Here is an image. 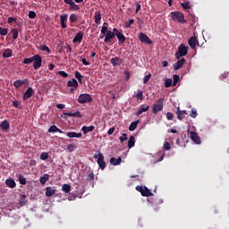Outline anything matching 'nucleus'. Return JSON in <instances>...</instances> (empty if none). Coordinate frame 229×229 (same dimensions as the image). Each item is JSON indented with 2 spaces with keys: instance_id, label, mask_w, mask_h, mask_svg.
Segmentation results:
<instances>
[{
  "instance_id": "16",
  "label": "nucleus",
  "mask_w": 229,
  "mask_h": 229,
  "mask_svg": "<svg viewBox=\"0 0 229 229\" xmlns=\"http://www.w3.org/2000/svg\"><path fill=\"white\" fill-rule=\"evenodd\" d=\"M26 83H28V79L25 80H17L13 82V87H15V89H21V87H22V85H26Z\"/></svg>"
},
{
  "instance_id": "5",
  "label": "nucleus",
  "mask_w": 229,
  "mask_h": 229,
  "mask_svg": "<svg viewBox=\"0 0 229 229\" xmlns=\"http://www.w3.org/2000/svg\"><path fill=\"white\" fill-rule=\"evenodd\" d=\"M162 110H164V98H159L157 100V104L153 105L152 114L157 115V114H158V112H162Z\"/></svg>"
},
{
  "instance_id": "18",
  "label": "nucleus",
  "mask_w": 229,
  "mask_h": 229,
  "mask_svg": "<svg viewBox=\"0 0 229 229\" xmlns=\"http://www.w3.org/2000/svg\"><path fill=\"white\" fill-rule=\"evenodd\" d=\"M61 28L65 30L67 28V14H62L60 16Z\"/></svg>"
},
{
  "instance_id": "55",
  "label": "nucleus",
  "mask_w": 229,
  "mask_h": 229,
  "mask_svg": "<svg viewBox=\"0 0 229 229\" xmlns=\"http://www.w3.org/2000/svg\"><path fill=\"white\" fill-rule=\"evenodd\" d=\"M197 115H198V111H196V109H192L191 113V117H192L193 119H196Z\"/></svg>"
},
{
  "instance_id": "64",
  "label": "nucleus",
  "mask_w": 229,
  "mask_h": 229,
  "mask_svg": "<svg viewBox=\"0 0 229 229\" xmlns=\"http://www.w3.org/2000/svg\"><path fill=\"white\" fill-rule=\"evenodd\" d=\"M140 4L139 3H136V11H135V13H139V12H140Z\"/></svg>"
},
{
  "instance_id": "50",
  "label": "nucleus",
  "mask_w": 229,
  "mask_h": 229,
  "mask_svg": "<svg viewBox=\"0 0 229 229\" xmlns=\"http://www.w3.org/2000/svg\"><path fill=\"white\" fill-rule=\"evenodd\" d=\"M119 140L121 142V144H123V142H124V140H128V135L126 133H123L120 138Z\"/></svg>"
},
{
  "instance_id": "60",
  "label": "nucleus",
  "mask_w": 229,
  "mask_h": 229,
  "mask_svg": "<svg viewBox=\"0 0 229 229\" xmlns=\"http://www.w3.org/2000/svg\"><path fill=\"white\" fill-rule=\"evenodd\" d=\"M58 74H59V76H63V78H67V76H69V75L67 74V72H64V71H59V72H58Z\"/></svg>"
},
{
  "instance_id": "25",
  "label": "nucleus",
  "mask_w": 229,
  "mask_h": 229,
  "mask_svg": "<svg viewBox=\"0 0 229 229\" xmlns=\"http://www.w3.org/2000/svg\"><path fill=\"white\" fill-rule=\"evenodd\" d=\"M64 133V131L60 129H58V127H56V125H51L50 128L48 129V133Z\"/></svg>"
},
{
  "instance_id": "1",
  "label": "nucleus",
  "mask_w": 229,
  "mask_h": 229,
  "mask_svg": "<svg viewBox=\"0 0 229 229\" xmlns=\"http://www.w3.org/2000/svg\"><path fill=\"white\" fill-rule=\"evenodd\" d=\"M32 62H34L33 68L35 69V71H38V69H40V67H42V56H40V55H35L32 57L25 58L23 60V64L25 65L32 64Z\"/></svg>"
},
{
  "instance_id": "23",
  "label": "nucleus",
  "mask_w": 229,
  "mask_h": 229,
  "mask_svg": "<svg viewBox=\"0 0 229 229\" xmlns=\"http://www.w3.org/2000/svg\"><path fill=\"white\" fill-rule=\"evenodd\" d=\"M149 110V106H144L142 105L139 110L136 112V115H141V114H144V112H148Z\"/></svg>"
},
{
  "instance_id": "33",
  "label": "nucleus",
  "mask_w": 229,
  "mask_h": 229,
  "mask_svg": "<svg viewBox=\"0 0 229 229\" xmlns=\"http://www.w3.org/2000/svg\"><path fill=\"white\" fill-rule=\"evenodd\" d=\"M12 49L6 48L4 53H3V57L4 58H12Z\"/></svg>"
},
{
  "instance_id": "45",
  "label": "nucleus",
  "mask_w": 229,
  "mask_h": 229,
  "mask_svg": "<svg viewBox=\"0 0 229 229\" xmlns=\"http://www.w3.org/2000/svg\"><path fill=\"white\" fill-rule=\"evenodd\" d=\"M157 156L158 157H160V158H158L157 160V162H162V160H164V157H165V152H164V151H159V152H157Z\"/></svg>"
},
{
  "instance_id": "6",
  "label": "nucleus",
  "mask_w": 229,
  "mask_h": 229,
  "mask_svg": "<svg viewBox=\"0 0 229 229\" xmlns=\"http://www.w3.org/2000/svg\"><path fill=\"white\" fill-rule=\"evenodd\" d=\"M78 103L85 105V103H92V97L89 93H82L78 98Z\"/></svg>"
},
{
  "instance_id": "40",
  "label": "nucleus",
  "mask_w": 229,
  "mask_h": 229,
  "mask_svg": "<svg viewBox=\"0 0 229 229\" xmlns=\"http://www.w3.org/2000/svg\"><path fill=\"white\" fill-rule=\"evenodd\" d=\"M13 106H14V108H18V110H21V108H22V105L21 104V101H19V100H13Z\"/></svg>"
},
{
  "instance_id": "52",
  "label": "nucleus",
  "mask_w": 229,
  "mask_h": 229,
  "mask_svg": "<svg viewBox=\"0 0 229 229\" xmlns=\"http://www.w3.org/2000/svg\"><path fill=\"white\" fill-rule=\"evenodd\" d=\"M75 148H76V147H74L73 144H69V145L67 146L66 149H68V151H69L70 153H72V151H74Z\"/></svg>"
},
{
  "instance_id": "54",
  "label": "nucleus",
  "mask_w": 229,
  "mask_h": 229,
  "mask_svg": "<svg viewBox=\"0 0 229 229\" xmlns=\"http://www.w3.org/2000/svg\"><path fill=\"white\" fill-rule=\"evenodd\" d=\"M41 51H47V53H51V50L49 49V47L44 45L40 47Z\"/></svg>"
},
{
  "instance_id": "58",
  "label": "nucleus",
  "mask_w": 229,
  "mask_h": 229,
  "mask_svg": "<svg viewBox=\"0 0 229 229\" xmlns=\"http://www.w3.org/2000/svg\"><path fill=\"white\" fill-rule=\"evenodd\" d=\"M181 6L184 9V10H189V8H191V6H189V3L185 2L181 4Z\"/></svg>"
},
{
  "instance_id": "12",
  "label": "nucleus",
  "mask_w": 229,
  "mask_h": 229,
  "mask_svg": "<svg viewBox=\"0 0 229 229\" xmlns=\"http://www.w3.org/2000/svg\"><path fill=\"white\" fill-rule=\"evenodd\" d=\"M64 3L69 4L71 10H73L74 12L80 10V6L76 4L73 0H64Z\"/></svg>"
},
{
  "instance_id": "22",
  "label": "nucleus",
  "mask_w": 229,
  "mask_h": 229,
  "mask_svg": "<svg viewBox=\"0 0 229 229\" xmlns=\"http://www.w3.org/2000/svg\"><path fill=\"white\" fill-rule=\"evenodd\" d=\"M65 115H68V117H79L81 119L82 115L80 111H76L75 113H64V117L65 118Z\"/></svg>"
},
{
  "instance_id": "17",
  "label": "nucleus",
  "mask_w": 229,
  "mask_h": 229,
  "mask_svg": "<svg viewBox=\"0 0 229 229\" xmlns=\"http://www.w3.org/2000/svg\"><path fill=\"white\" fill-rule=\"evenodd\" d=\"M56 193V190L53 189L52 187H47L46 188V197L47 198H51L53 196H55V194Z\"/></svg>"
},
{
  "instance_id": "36",
  "label": "nucleus",
  "mask_w": 229,
  "mask_h": 229,
  "mask_svg": "<svg viewBox=\"0 0 229 229\" xmlns=\"http://www.w3.org/2000/svg\"><path fill=\"white\" fill-rule=\"evenodd\" d=\"M138 124H139V121L132 122L129 126V131H135V130L137 129Z\"/></svg>"
},
{
  "instance_id": "31",
  "label": "nucleus",
  "mask_w": 229,
  "mask_h": 229,
  "mask_svg": "<svg viewBox=\"0 0 229 229\" xmlns=\"http://www.w3.org/2000/svg\"><path fill=\"white\" fill-rule=\"evenodd\" d=\"M72 186L71 184H63L62 191L65 194H69L71 192Z\"/></svg>"
},
{
  "instance_id": "9",
  "label": "nucleus",
  "mask_w": 229,
  "mask_h": 229,
  "mask_svg": "<svg viewBox=\"0 0 229 229\" xmlns=\"http://www.w3.org/2000/svg\"><path fill=\"white\" fill-rule=\"evenodd\" d=\"M105 35V39L104 42L106 44H109V42H111L112 38H115V34L114 32H112V30H107L106 31Z\"/></svg>"
},
{
  "instance_id": "8",
  "label": "nucleus",
  "mask_w": 229,
  "mask_h": 229,
  "mask_svg": "<svg viewBox=\"0 0 229 229\" xmlns=\"http://www.w3.org/2000/svg\"><path fill=\"white\" fill-rule=\"evenodd\" d=\"M34 94H35V90H33V88L29 87L25 91V93L23 94V97H22L23 101H28V99H30V98H31V96H33Z\"/></svg>"
},
{
  "instance_id": "21",
  "label": "nucleus",
  "mask_w": 229,
  "mask_h": 229,
  "mask_svg": "<svg viewBox=\"0 0 229 229\" xmlns=\"http://www.w3.org/2000/svg\"><path fill=\"white\" fill-rule=\"evenodd\" d=\"M66 136L69 137V139H81L82 134L81 132H75V131H72V132H67Z\"/></svg>"
},
{
  "instance_id": "32",
  "label": "nucleus",
  "mask_w": 229,
  "mask_h": 229,
  "mask_svg": "<svg viewBox=\"0 0 229 229\" xmlns=\"http://www.w3.org/2000/svg\"><path fill=\"white\" fill-rule=\"evenodd\" d=\"M49 180V174H45L43 176L39 178V182L41 185H46V182Z\"/></svg>"
},
{
  "instance_id": "11",
  "label": "nucleus",
  "mask_w": 229,
  "mask_h": 229,
  "mask_svg": "<svg viewBox=\"0 0 229 229\" xmlns=\"http://www.w3.org/2000/svg\"><path fill=\"white\" fill-rule=\"evenodd\" d=\"M185 65V58H181L174 64V71H178L179 69H182Z\"/></svg>"
},
{
  "instance_id": "30",
  "label": "nucleus",
  "mask_w": 229,
  "mask_h": 229,
  "mask_svg": "<svg viewBox=\"0 0 229 229\" xmlns=\"http://www.w3.org/2000/svg\"><path fill=\"white\" fill-rule=\"evenodd\" d=\"M145 198H149V196H153V193L151 192V190L148 189V187L144 186V190L142 192V195Z\"/></svg>"
},
{
  "instance_id": "57",
  "label": "nucleus",
  "mask_w": 229,
  "mask_h": 229,
  "mask_svg": "<svg viewBox=\"0 0 229 229\" xmlns=\"http://www.w3.org/2000/svg\"><path fill=\"white\" fill-rule=\"evenodd\" d=\"M173 117H174L173 113H171V112L166 113L167 121H173Z\"/></svg>"
},
{
  "instance_id": "7",
  "label": "nucleus",
  "mask_w": 229,
  "mask_h": 229,
  "mask_svg": "<svg viewBox=\"0 0 229 229\" xmlns=\"http://www.w3.org/2000/svg\"><path fill=\"white\" fill-rule=\"evenodd\" d=\"M139 39L140 40V42H142V44H148V46H151V44H153V41L150 40L149 37H148V35L144 34L143 32H140L139 34Z\"/></svg>"
},
{
  "instance_id": "4",
  "label": "nucleus",
  "mask_w": 229,
  "mask_h": 229,
  "mask_svg": "<svg viewBox=\"0 0 229 229\" xmlns=\"http://www.w3.org/2000/svg\"><path fill=\"white\" fill-rule=\"evenodd\" d=\"M93 158L98 159L97 164L98 165V167L102 169V171L106 167V162H105V156H103L101 152H98V154H94Z\"/></svg>"
},
{
  "instance_id": "10",
  "label": "nucleus",
  "mask_w": 229,
  "mask_h": 229,
  "mask_svg": "<svg viewBox=\"0 0 229 229\" xmlns=\"http://www.w3.org/2000/svg\"><path fill=\"white\" fill-rule=\"evenodd\" d=\"M78 81L76 79H72L71 81H67V87H71V92H73V90H76L78 89Z\"/></svg>"
},
{
  "instance_id": "49",
  "label": "nucleus",
  "mask_w": 229,
  "mask_h": 229,
  "mask_svg": "<svg viewBox=\"0 0 229 229\" xmlns=\"http://www.w3.org/2000/svg\"><path fill=\"white\" fill-rule=\"evenodd\" d=\"M49 158V154L47 152H42L40 155V160H47Z\"/></svg>"
},
{
  "instance_id": "26",
  "label": "nucleus",
  "mask_w": 229,
  "mask_h": 229,
  "mask_svg": "<svg viewBox=\"0 0 229 229\" xmlns=\"http://www.w3.org/2000/svg\"><path fill=\"white\" fill-rule=\"evenodd\" d=\"M121 162H123V159L121 158V157H119L118 158H115V157L110 158V164L112 165H119Z\"/></svg>"
},
{
  "instance_id": "63",
  "label": "nucleus",
  "mask_w": 229,
  "mask_h": 229,
  "mask_svg": "<svg viewBox=\"0 0 229 229\" xmlns=\"http://www.w3.org/2000/svg\"><path fill=\"white\" fill-rule=\"evenodd\" d=\"M81 64H83V65H90L89 61H87V59H85V58H81Z\"/></svg>"
},
{
  "instance_id": "3",
  "label": "nucleus",
  "mask_w": 229,
  "mask_h": 229,
  "mask_svg": "<svg viewBox=\"0 0 229 229\" xmlns=\"http://www.w3.org/2000/svg\"><path fill=\"white\" fill-rule=\"evenodd\" d=\"M187 53H189V47L181 44L178 47V51L175 53V57L177 60H180L182 56H187Z\"/></svg>"
},
{
  "instance_id": "61",
  "label": "nucleus",
  "mask_w": 229,
  "mask_h": 229,
  "mask_svg": "<svg viewBox=\"0 0 229 229\" xmlns=\"http://www.w3.org/2000/svg\"><path fill=\"white\" fill-rule=\"evenodd\" d=\"M133 22H135V20H129V22L125 24V28H130Z\"/></svg>"
},
{
  "instance_id": "44",
  "label": "nucleus",
  "mask_w": 229,
  "mask_h": 229,
  "mask_svg": "<svg viewBox=\"0 0 229 229\" xmlns=\"http://www.w3.org/2000/svg\"><path fill=\"white\" fill-rule=\"evenodd\" d=\"M164 151H170L171 150V143L165 141L163 145Z\"/></svg>"
},
{
  "instance_id": "13",
  "label": "nucleus",
  "mask_w": 229,
  "mask_h": 229,
  "mask_svg": "<svg viewBox=\"0 0 229 229\" xmlns=\"http://www.w3.org/2000/svg\"><path fill=\"white\" fill-rule=\"evenodd\" d=\"M188 113L186 110H180V107L177 108V112H176V115H177V119H179V121H183L185 115H187Z\"/></svg>"
},
{
  "instance_id": "38",
  "label": "nucleus",
  "mask_w": 229,
  "mask_h": 229,
  "mask_svg": "<svg viewBox=\"0 0 229 229\" xmlns=\"http://www.w3.org/2000/svg\"><path fill=\"white\" fill-rule=\"evenodd\" d=\"M27 203H28V200L26 199V195L24 194L21 195L20 205H21V207H24V205H26Z\"/></svg>"
},
{
  "instance_id": "62",
  "label": "nucleus",
  "mask_w": 229,
  "mask_h": 229,
  "mask_svg": "<svg viewBox=\"0 0 229 229\" xmlns=\"http://www.w3.org/2000/svg\"><path fill=\"white\" fill-rule=\"evenodd\" d=\"M17 21V18L9 17L7 20L8 24H12V22H15Z\"/></svg>"
},
{
  "instance_id": "39",
  "label": "nucleus",
  "mask_w": 229,
  "mask_h": 229,
  "mask_svg": "<svg viewBox=\"0 0 229 229\" xmlns=\"http://www.w3.org/2000/svg\"><path fill=\"white\" fill-rule=\"evenodd\" d=\"M78 21V14L72 13L70 15V22H72V24H74V22Z\"/></svg>"
},
{
  "instance_id": "27",
  "label": "nucleus",
  "mask_w": 229,
  "mask_h": 229,
  "mask_svg": "<svg viewBox=\"0 0 229 229\" xmlns=\"http://www.w3.org/2000/svg\"><path fill=\"white\" fill-rule=\"evenodd\" d=\"M114 37L118 38L120 44L126 42V37H124V35L121 32L114 34Z\"/></svg>"
},
{
  "instance_id": "35",
  "label": "nucleus",
  "mask_w": 229,
  "mask_h": 229,
  "mask_svg": "<svg viewBox=\"0 0 229 229\" xmlns=\"http://www.w3.org/2000/svg\"><path fill=\"white\" fill-rule=\"evenodd\" d=\"M133 146H135V137L131 136L129 140H128V148H129V149H131V148H133Z\"/></svg>"
},
{
  "instance_id": "2",
  "label": "nucleus",
  "mask_w": 229,
  "mask_h": 229,
  "mask_svg": "<svg viewBox=\"0 0 229 229\" xmlns=\"http://www.w3.org/2000/svg\"><path fill=\"white\" fill-rule=\"evenodd\" d=\"M171 15L174 22H180L181 24H185L187 22V20H185V15H183V13L182 12H172Z\"/></svg>"
},
{
  "instance_id": "43",
  "label": "nucleus",
  "mask_w": 229,
  "mask_h": 229,
  "mask_svg": "<svg viewBox=\"0 0 229 229\" xmlns=\"http://www.w3.org/2000/svg\"><path fill=\"white\" fill-rule=\"evenodd\" d=\"M173 85V79H165V89H169Z\"/></svg>"
},
{
  "instance_id": "51",
  "label": "nucleus",
  "mask_w": 229,
  "mask_h": 229,
  "mask_svg": "<svg viewBox=\"0 0 229 229\" xmlns=\"http://www.w3.org/2000/svg\"><path fill=\"white\" fill-rule=\"evenodd\" d=\"M37 17V13L35 11L29 12V19H35Z\"/></svg>"
},
{
  "instance_id": "59",
  "label": "nucleus",
  "mask_w": 229,
  "mask_h": 229,
  "mask_svg": "<svg viewBox=\"0 0 229 229\" xmlns=\"http://www.w3.org/2000/svg\"><path fill=\"white\" fill-rule=\"evenodd\" d=\"M136 98H138V99H143L144 95L142 94V90L138 91Z\"/></svg>"
},
{
  "instance_id": "24",
  "label": "nucleus",
  "mask_w": 229,
  "mask_h": 229,
  "mask_svg": "<svg viewBox=\"0 0 229 229\" xmlns=\"http://www.w3.org/2000/svg\"><path fill=\"white\" fill-rule=\"evenodd\" d=\"M5 185H7V187H10V189H15L17 183H15V181L13 179H7L5 181Z\"/></svg>"
},
{
  "instance_id": "41",
  "label": "nucleus",
  "mask_w": 229,
  "mask_h": 229,
  "mask_svg": "<svg viewBox=\"0 0 229 229\" xmlns=\"http://www.w3.org/2000/svg\"><path fill=\"white\" fill-rule=\"evenodd\" d=\"M107 31H108V24L106 22H104L101 29V33L102 35H106Z\"/></svg>"
},
{
  "instance_id": "34",
  "label": "nucleus",
  "mask_w": 229,
  "mask_h": 229,
  "mask_svg": "<svg viewBox=\"0 0 229 229\" xmlns=\"http://www.w3.org/2000/svg\"><path fill=\"white\" fill-rule=\"evenodd\" d=\"M94 19H95L96 24H99V22H101V12L97 11L95 13Z\"/></svg>"
},
{
  "instance_id": "37",
  "label": "nucleus",
  "mask_w": 229,
  "mask_h": 229,
  "mask_svg": "<svg viewBox=\"0 0 229 229\" xmlns=\"http://www.w3.org/2000/svg\"><path fill=\"white\" fill-rule=\"evenodd\" d=\"M173 81H172V85L173 87H176V85L178 84V81H180V76L177 74H174L173 75Z\"/></svg>"
},
{
  "instance_id": "47",
  "label": "nucleus",
  "mask_w": 229,
  "mask_h": 229,
  "mask_svg": "<svg viewBox=\"0 0 229 229\" xmlns=\"http://www.w3.org/2000/svg\"><path fill=\"white\" fill-rule=\"evenodd\" d=\"M75 78H76V80H78L79 83H81V78H83V75H81V73H80V72L76 71Z\"/></svg>"
},
{
  "instance_id": "46",
  "label": "nucleus",
  "mask_w": 229,
  "mask_h": 229,
  "mask_svg": "<svg viewBox=\"0 0 229 229\" xmlns=\"http://www.w3.org/2000/svg\"><path fill=\"white\" fill-rule=\"evenodd\" d=\"M12 33L13 40H17V38H19V31L17 30V29H13L12 30Z\"/></svg>"
},
{
  "instance_id": "14",
  "label": "nucleus",
  "mask_w": 229,
  "mask_h": 229,
  "mask_svg": "<svg viewBox=\"0 0 229 229\" xmlns=\"http://www.w3.org/2000/svg\"><path fill=\"white\" fill-rule=\"evenodd\" d=\"M83 40V32L79 31L72 39L73 44L81 43Z\"/></svg>"
},
{
  "instance_id": "15",
  "label": "nucleus",
  "mask_w": 229,
  "mask_h": 229,
  "mask_svg": "<svg viewBox=\"0 0 229 229\" xmlns=\"http://www.w3.org/2000/svg\"><path fill=\"white\" fill-rule=\"evenodd\" d=\"M110 64L113 67H116V65H121L123 64V60L120 59L118 56L112 57L110 60Z\"/></svg>"
},
{
  "instance_id": "20",
  "label": "nucleus",
  "mask_w": 229,
  "mask_h": 229,
  "mask_svg": "<svg viewBox=\"0 0 229 229\" xmlns=\"http://www.w3.org/2000/svg\"><path fill=\"white\" fill-rule=\"evenodd\" d=\"M190 134L191 140H193L195 144H201V140H199V136H198V133L191 131Z\"/></svg>"
},
{
  "instance_id": "56",
  "label": "nucleus",
  "mask_w": 229,
  "mask_h": 229,
  "mask_svg": "<svg viewBox=\"0 0 229 229\" xmlns=\"http://www.w3.org/2000/svg\"><path fill=\"white\" fill-rule=\"evenodd\" d=\"M136 191H138V192H140L142 196V193L144 192V186H136Z\"/></svg>"
},
{
  "instance_id": "19",
  "label": "nucleus",
  "mask_w": 229,
  "mask_h": 229,
  "mask_svg": "<svg viewBox=\"0 0 229 229\" xmlns=\"http://www.w3.org/2000/svg\"><path fill=\"white\" fill-rule=\"evenodd\" d=\"M188 44L191 49H196V44H198V39H196V37H191L188 40Z\"/></svg>"
},
{
  "instance_id": "53",
  "label": "nucleus",
  "mask_w": 229,
  "mask_h": 229,
  "mask_svg": "<svg viewBox=\"0 0 229 229\" xmlns=\"http://www.w3.org/2000/svg\"><path fill=\"white\" fill-rule=\"evenodd\" d=\"M150 78H151V73L145 75L143 78V83H147L148 81H149Z\"/></svg>"
},
{
  "instance_id": "48",
  "label": "nucleus",
  "mask_w": 229,
  "mask_h": 229,
  "mask_svg": "<svg viewBox=\"0 0 229 229\" xmlns=\"http://www.w3.org/2000/svg\"><path fill=\"white\" fill-rule=\"evenodd\" d=\"M0 35H2L3 37H6V35H8V30L3 27H0Z\"/></svg>"
},
{
  "instance_id": "29",
  "label": "nucleus",
  "mask_w": 229,
  "mask_h": 229,
  "mask_svg": "<svg viewBox=\"0 0 229 229\" xmlns=\"http://www.w3.org/2000/svg\"><path fill=\"white\" fill-rule=\"evenodd\" d=\"M0 128L4 131L10 130V123H8V120H4L0 123Z\"/></svg>"
},
{
  "instance_id": "42",
  "label": "nucleus",
  "mask_w": 229,
  "mask_h": 229,
  "mask_svg": "<svg viewBox=\"0 0 229 229\" xmlns=\"http://www.w3.org/2000/svg\"><path fill=\"white\" fill-rule=\"evenodd\" d=\"M18 180L21 185H26V178L22 174H19Z\"/></svg>"
},
{
  "instance_id": "28",
  "label": "nucleus",
  "mask_w": 229,
  "mask_h": 229,
  "mask_svg": "<svg viewBox=\"0 0 229 229\" xmlns=\"http://www.w3.org/2000/svg\"><path fill=\"white\" fill-rule=\"evenodd\" d=\"M94 126L90 125V126H83L81 128V131L84 133V135H87V133L90 132V131H94Z\"/></svg>"
}]
</instances>
